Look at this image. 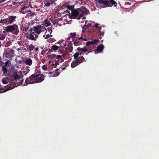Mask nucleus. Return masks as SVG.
<instances>
[{"mask_svg":"<svg viewBox=\"0 0 159 159\" xmlns=\"http://www.w3.org/2000/svg\"><path fill=\"white\" fill-rule=\"evenodd\" d=\"M13 68L12 66L10 64L8 61L6 62L2 67V70L4 75L7 76V78H4L2 79L3 83L6 84L8 82L11 83V84L7 88L5 89L3 91V92L12 89L17 86L18 84H15V82L22 77V75L20 73H18L16 70H13Z\"/></svg>","mask_w":159,"mask_h":159,"instance_id":"obj_1","label":"nucleus"},{"mask_svg":"<svg viewBox=\"0 0 159 159\" xmlns=\"http://www.w3.org/2000/svg\"><path fill=\"white\" fill-rule=\"evenodd\" d=\"M89 11L85 8H78L74 10H71V13L73 18H75L79 20L80 23H85L86 19L85 16L87 15Z\"/></svg>","mask_w":159,"mask_h":159,"instance_id":"obj_2","label":"nucleus"},{"mask_svg":"<svg viewBox=\"0 0 159 159\" xmlns=\"http://www.w3.org/2000/svg\"><path fill=\"white\" fill-rule=\"evenodd\" d=\"M71 39L73 42L74 45L75 46H79L81 44V40L86 41L87 39L85 38H83L82 37H80L79 35L75 33H70L69 35L68 40H70Z\"/></svg>","mask_w":159,"mask_h":159,"instance_id":"obj_3","label":"nucleus"},{"mask_svg":"<svg viewBox=\"0 0 159 159\" xmlns=\"http://www.w3.org/2000/svg\"><path fill=\"white\" fill-rule=\"evenodd\" d=\"M88 51V48L86 47L84 48H78L76 49L77 52L74 54V57L80 64L83 62L85 60L84 57L81 55L83 54L84 52L85 53Z\"/></svg>","mask_w":159,"mask_h":159,"instance_id":"obj_4","label":"nucleus"},{"mask_svg":"<svg viewBox=\"0 0 159 159\" xmlns=\"http://www.w3.org/2000/svg\"><path fill=\"white\" fill-rule=\"evenodd\" d=\"M96 5L99 8H104L107 7H111L113 5L116 6L117 3L114 0H97Z\"/></svg>","mask_w":159,"mask_h":159,"instance_id":"obj_5","label":"nucleus"},{"mask_svg":"<svg viewBox=\"0 0 159 159\" xmlns=\"http://www.w3.org/2000/svg\"><path fill=\"white\" fill-rule=\"evenodd\" d=\"M58 43L62 44V47L65 48L66 51L70 52H72L73 48L71 40H68V39L66 41L61 40L58 42Z\"/></svg>","mask_w":159,"mask_h":159,"instance_id":"obj_6","label":"nucleus"},{"mask_svg":"<svg viewBox=\"0 0 159 159\" xmlns=\"http://www.w3.org/2000/svg\"><path fill=\"white\" fill-rule=\"evenodd\" d=\"M5 30L6 32L12 33L15 35L18 34L19 32L18 27L16 25L7 26L5 28Z\"/></svg>","mask_w":159,"mask_h":159,"instance_id":"obj_7","label":"nucleus"},{"mask_svg":"<svg viewBox=\"0 0 159 159\" xmlns=\"http://www.w3.org/2000/svg\"><path fill=\"white\" fill-rule=\"evenodd\" d=\"M16 16H9L6 19L2 20L0 21V23L5 24H9L13 23L15 21Z\"/></svg>","mask_w":159,"mask_h":159,"instance_id":"obj_8","label":"nucleus"},{"mask_svg":"<svg viewBox=\"0 0 159 159\" xmlns=\"http://www.w3.org/2000/svg\"><path fill=\"white\" fill-rule=\"evenodd\" d=\"M34 31L38 35L42 32H44L45 31H46L47 32L46 29L43 26L41 25L34 26Z\"/></svg>","mask_w":159,"mask_h":159,"instance_id":"obj_9","label":"nucleus"},{"mask_svg":"<svg viewBox=\"0 0 159 159\" xmlns=\"http://www.w3.org/2000/svg\"><path fill=\"white\" fill-rule=\"evenodd\" d=\"M34 75L35 83L40 82L44 80V76L42 75H37L34 74Z\"/></svg>","mask_w":159,"mask_h":159,"instance_id":"obj_10","label":"nucleus"},{"mask_svg":"<svg viewBox=\"0 0 159 159\" xmlns=\"http://www.w3.org/2000/svg\"><path fill=\"white\" fill-rule=\"evenodd\" d=\"M26 37L32 40H36V39L38 37V35L35 34L34 32H32L30 34L26 33Z\"/></svg>","mask_w":159,"mask_h":159,"instance_id":"obj_11","label":"nucleus"},{"mask_svg":"<svg viewBox=\"0 0 159 159\" xmlns=\"http://www.w3.org/2000/svg\"><path fill=\"white\" fill-rule=\"evenodd\" d=\"M4 54L5 57L9 59L12 58V57L14 56L13 51L9 49L5 51Z\"/></svg>","mask_w":159,"mask_h":159,"instance_id":"obj_12","label":"nucleus"},{"mask_svg":"<svg viewBox=\"0 0 159 159\" xmlns=\"http://www.w3.org/2000/svg\"><path fill=\"white\" fill-rule=\"evenodd\" d=\"M16 70L18 73H20V74L22 75V77H20L19 79H20L23 77V74H24V75L26 74L29 72L30 69L29 67L26 66V67H22L21 69V71H20L19 72L17 71L16 70Z\"/></svg>","mask_w":159,"mask_h":159,"instance_id":"obj_13","label":"nucleus"},{"mask_svg":"<svg viewBox=\"0 0 159 159\" xmlns=\"http://www.w3.org/2000/svg\"><path fill=\"white\" fill-rule=\"evenodd\" d=\"M34 78V75H33L29 78L26 79L25 81L26 85H27L29 84H31L35 83Z\"/></svg>","mask_w":159,"mask_h":159,"instance_id":"obj_14","label":"nucleus"},{"mask_svg":"<svg viewBox=\"0 0 159 159\" xmlns=\"http://www.w3.org/2000/svg\"><path fill=\"white\" fill-rule=\"evenodd\" d=\"M20 11L21 13H25L27 12H28L29 14H30V16L34 15V14L32 13L31 12V11L27 7H23L21 8L20 10Z\"/></svg>","mask_w":159,"mask_h":159,"instance_id":"obj_15","label":"nucleus"},{"mask_svg":"<svg viewBox=\"0 0 159 159\" xmlns=\"http://www.w3.org/2000/svg\"><path fill=\"white\" fill-rule=\"evenodd\" d=\"M47 74V73H46ZM60 73L57 71H55L47 73V75L49 77H56L59 75Z\"/></svg>","mask_w":159,"mask_h":159,"instance_id":"obj_16","label":"nucleus"},{"mask_svg":"<svg viewBox=\"0 0 159 159\" xmlns=\"http://www.w3.org/2000/svg\"><path fill=\"white\" fill-rule=\"evenodd\" d=\"M62 44L58 43V42L56 43L54 45H53L51 47V48L53 50L56 51L57 50L61 47H62Z\"/></svg>","mask_w":159,"mask_h":159,"instance_id":"obj_17","label":"nucleus"},{"mask_svg":"<svg viewBox=\"0 0 159 159\" xmlns=\"http://www.w3.org/2000/svg\"><path fill=\"white\" fill-rule=\"evenodd\" d=\"M104 48V46L102 44H101L97 48L96 50L95 51V54L102 52Z\"/></svg>","mask_w":159,"mask_h":159,"instance_id":"obj_18","label":"nucleus"},{"mask_svg":"<svg viewBox=\"0 0 159 159\" xmlns=\"http://www.w3.org/2000/svg\"><path fill=\"white\" fill-rule=\"evenodd\" d=\"M25 64L29 66H31L32 64V61L31 59L29 57H27L24 60Z\"/></svg>","mask_w":159,"mask_h":159,"instance_id":"obj_19","label":"nucleus"},{"mask_svg":"<svg viewBox=\"0 0 159 159\" xmlns=\"http://www.w3.org/2000/svg\"><path fill=\"white\" fill-rule=\"evenodd\" d=\"M51 23L48 19L43 20L42 22V25L46 27H48L50 25Z\"/></svg>","mask_w":159,"mask_h":159,"instance_id":"obj_20","label":"nucleus"},{"mask_svg":"<svg viewBox=\"0 0 159 159\" xmlns=\"http://www.w3.org/2000/svg\"><path fill=\"white\" fill-rule=\"evenodd\" d=\"M92 22L90 21L85 20V23L84 25L85 28H88L91 26Z\"/></svg>","mask_w":159,"mask_h":159,"instance_id":"obj_21","label":"nucleus"},{"mask_svg":"<svg viewBox=\"0 0 159 159\" xmlns=\"http://www.w3.org/2000/svg\"><path fill=\"white\" fill-rule=\"evenodd\" d=\"M80 64L75 59V60L74 61L72 62L71 64V66L72 68H74L76 67L77 65H79Z\"/></svg>","mask_w":159,"mask_h":159,"instance_id":"obj_22","label":"nucleus"},{"mask_svg":"<svg viewBox=\"0 0 159 159\" xmlns=\"http://www.w3.org/2000/svg\"><path fill=\"white\" fill-rule=\"evenodd\" d=\"M56 58L58 62H61L63 61V59L62 58V56L59 55L56 56Z\"/></svg>","mask_w":159,"mask_h":159,"instance_id":"obj_23","label":"nucleus"},{"mask_svg":"<svg viewBox=\"0 0 159 159\" xmlns=\"http://www.w3.org/2000/svg\"><path fill=\"white\" fill-rule=\"evenodd\" d=\"M56 55L55 54H51L47 56L48 57V59H54L56 57Z\"/></svg>","mask_w":159,"mask_h":159,"instance_id":"obj_24","label":"nucleus"},{"mask_svg":"<svg viewBox=\"0 0 159 159\" xmlns=\"http://www.w3.org/2000/svg\"><path fill=\"white\" fill-rule=\"evenodd\" d=\"M27 49L29 51H30L34 49V46L33 45L30 44V45H28L27 47Z\"/></svg>","mask_w":159,"mask_h":159,"instance_id":"obj_25","label":"nucleus"},{"mask_svg":"<svg viewBox=\"0 0 159 159\" xmlns=\"http://www.w3.org/2000/svg\"><path fill=\"white\" fill-rule=\"evenodd\" d=\"M42 69L44 70H47L48 69V66L47 65H44L42 67Z\"/></svg>","mask_w":159,"mask_h":159,"instance_id":"obj_26","label":"nucleus"},{"mask_svg":"<svg viewBox=\"0 0 159 159\" xmlns=\"http://www.w3.org/2000/svg\"><path fill=\"white\" fill-rule=\"evenodd\" d=\"M43 37L45 39H47L50 37H52V35L51 34H48L43 35Z\"/></svg>","mask_w":159,"mask_h":159,"instance_id":"obj_27","label":"nucleus"},{"mask_svg":"<svg viewBox=\"0 0 159 159\" xmlns=\"http://www.w3.org/2000/svg\"><path fill=\"white\" fill-rule=\"evenodd\" d=\"M56 40L53 38H50L48 40V41L50 43H52L56 41Z\"/></svg>","mask_w":159,"mask_h":159,"instance_id":"obj_28","label":"nucleus"},{"mask_svg":"<svg viewBox=\"0 0 159 159\" xmlns=\"http://www.w3.org/2000/svg\"><path fill=\"white\" fill-rule=\"evenodd\" d=\"M17 43L20 46H22L24 45V43L22 41H18Z\"/></svg>","mask_w":159,"mask_h":159,"instance_id":"obj_29","label":"nucleus"},{"mask_svg":"<svg viewBox=\"0 0 159 159\" xmlns=\"http://www.w3.org/2000/svg\"><path fill=\"white\" fill-rule=\"evenodd\" d=\"M52 27H51L50 28H48V32L50 33V34H51L52 31Z\"/></svg>","mask_w":159,"mask_h":159,"instance_id":"obj_30","label":"nucleus"},{"mask_svg":"<svg viewBox=\"0 0 159 159\" xmlns=\"http://www.w3.org/2000/svg\"><path fill=\"white\" fill-rule=\"evenodd\" d=\"M5 38V37L3 34H0V40H3Z\"/></svg>","mask_w":159,"mask_h":159,"instance_id":"obj_31","label":"nucleus"},{"mask_svg":"<svg viewBox=\"0 0 159 159\" xmlns=\"http://www.w3.org/2000/svg\"><path fill=\"white\" fill-rule=\"evenodd\" d=\"M51 4L49 2H47L44 3V7H48L50 6Z\"/></svg>","mask_w":159,"mask_h":159,"instance_id":"obj_32","label":"nucleus"},{"mask_svg":"<svg viewBox=\"0 0 159 159\" xmlns=\"http://www.w3.org/2000/svg\"><path fill=\"white\" fill-rule=\"evenodd\" d=\"M99 40H94L92 41L93 44H96V43H98L99 42Z\"/></svg>","mask_w":159,"mask_h":159,"instance_id":"obj_33","label":"nucleus"},{"mask_svg":"<svg viewBox=\"0 0 159 159\" xmlns=\"http://www.w3.org/2000/svg\"><path fill=\"white\" fill-rule=\"evenodd\" d=\"M92 44H93L92 41H91L87 42L86 43V44L87 46H89Z\"/></svg>","mask_w":159,"mask_h":159,"instance_id":"obj_34","label":"nucleus"},{"mask_svg":"<svg viewBox=\"0 0 159 159\" xmlns=\"http://www.w3.org/2000/svg\"><path fill=\"white\" fill-rule=\"evenodd\" d=\"M104 34V32H100V38L101 39L102 37H103V34Z\"/></svg>","mask_w":159,"mask_h":159,"instance_id":"obj_35","label":"nucleus"},{"mask_svg":"<svg viewBox=\"0 0 159 159\" xmlns=\"http://www.w3.org/2000/svg\"><path fill=\"white\" fill-rule=\"evenodd\" d=\"M86 34L84 33H83L80 37H82L83 38H85V37H86Z\"/></svg>","mask_w":159,"mask_h":159,"instance_id":"obj_36","label":"nucleus"},{"mask_svg":"<svg viewBox=\"0 0 159 159\" xmlns=\"http://www.w3.org/2000/svg\"><path fill=\"white\" fill-rule=\"evenodd\" d=\"M93 23H94L95 24V27L97 28V29L99 27L98 25H99V24L98 23H94V22H93Z\"/></svg>","mask_w":159,"mask_h":159,"instance_id":"obj_37","label":"nucleus"},{"mask_svg":"<svg viewBox=\"0 0 159 159\" xmlns=\"http://www.w3.org/2000/svg\"><path fill=\"white\" fill-rule=\"evenodd\" d=\"M86 31H88L90 33H92V32H93V30L92 29H89L87 30Z\"/></svg>","mask_w":159,"mask_h":159,"instance_id":"obj_38","label":"nucleus"},{"mask_svg":"<svg viewBox=\"0 0 159 159\" xmlns=\"http://www.w3.org/2000/svg\"><path fill=\"white\" fill-rule=\"evenodd\" d=\"M102 28H103V27H102L101 26V27H99L98 28V30L99 31V32H101V30H102Z\"/></svg>","mask_w":159,"mask_h":159,"instance_id":"obj_39","label":"nucleus"},{"mask_svg":"<svg viewBox=\"0 0 159 159\" xmlns=\"http://www.w3.org/2000/svg\"><path fill=\"white\" fill-rule=\"evenodd\" d=\"M39 48L38 47L35 48H34L35 51L37 52L39 50Z\"/></svg>","mask_w":159,"mask_h":159,"instance_id":"obj_40","label":"nucleus"},{"mask_svg":"<svg viewBox=\"0 0 159 159\" xmlns=\"http://www.w3.org/2000/svg\"><path fill=\"white\" fill-rule=\"evenodd\" d=\"M21 50H23L24 52H26V49L25 48H22Z\"/></svg>","mask_w":159,"mask_h":159,"instance_id":"obj_41","label":"nucleus"},{"mask_svg":"<svg viewBox=\"0 0 159 159\" xmlns=\"http://www.w3.org/2000/svg\"><path fill=\"white\" fill-rule=\"evenodd\" d=\"M45 61V59H42V63H44Z\"/></svg>","mask_w":159,"mask_h":159,"instance_id":"obj_42","label":"nucleus"},{"mask_svg":"<svg viewBox=\"0 0 159 159\" xmlns=\"http://www.w3.org/2000/svg\"><path fill=\"white\" fill-rule=\"evenodd\" d=\"M51 2H54L57 1V0H50Z\"/></svg>","mask_w":159,"mask_h":159,"instance_id":"obj_43","label":"nucleus"},{"mask_svg":"<svg viewBox=\"0 0 159 159\" xmlns=\"http://www.w3.org/2000/svg\"><path fill=\"white\" fill-rule=\"evenodd\" d=\"M21 48H18L17 49V50H21Z\"/></svg>","mask_w":159,"mask_h":159,"instance_id":"obj_44","label":"nucleus"},{"mask_svg":"<svg viewBox=\"0 0 159 159\" xmlns=\"http://www.w3.org/2000/svg\"><path fill=\"white\" fill-rule=\"evenodd\" d=\"M65 68H63V67L62 68V69L63 70H65Z\"/></svg>","mask_w":159,"mask_h":159,"instance_id":"obj_45","label":"nucleus"},{"mask_svg":"<svg viewBox=\"0 0 159 159\" xmlns=\"http://www.w3.org/2000/svg\"><path fill=\"white\" fill-rule=\"evenodd\" d=\"M88 53H89V52H87V53H86V52H85V53H85L87 55V54H88Z\"/></svg>","mask_w":159,"mask_h":159,"instance_id":"obj_46","label":"nucleus"},{"mask_svg":"<svg viewBox=\"0 0 159 159\" xmlns=\"http://www.w3.org/2000/svg\"><path fill=\"white\" fill-rule=\"evenodd\" d=\"M69 16V18H70V16Z\"/></svg>","mask_w":159,"mask_h":159,"instance_id":"obj_47","label":"nucleus"}]
</instances>
